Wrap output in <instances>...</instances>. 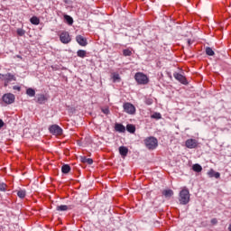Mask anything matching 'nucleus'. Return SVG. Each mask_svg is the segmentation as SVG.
Returning <instances> with one entry per match:
<instances>
[{
  "label": "nucleus",
  "mask_w": 231,
  "mask_h": 231,
  "mask_svg": "<svg viewBox=\"0 0 231 231\" xmlns=\"http://www.w3.org/2000/svg\"><path fill=\"white\" fill-rule=\"evenodd\" d=\"M179 201L180 205H188V203L190 201V192L187 189L180 190Z\"/></svg>",
  "instance_id": "f257e3e1"
},
{
  "label": "nucleus",
  "mask_w": 231,
  "mask_h": 231,
  "mask_svg": "<svg viewBox=\"0 0 231 231\" xmlns=\"http://www.w3.org/2000/svg\"><path fill=\"white\" fill-rule=\"evenodd\" d=\"M144 145L149 151H154L158 147V139L154 136H150L144 139Z\"/></svg>",
  "instance_id": "f03ea898"
},
{
  "label": "nucleus",
  "mask_w": 231,
  "mask_h": 231,
  "mask_svg": "<svg viewBox=\"0 0 231 231\" xmlns=\"http://www.w3.org/2000/svg\"><path fill=\"white\" fill-rule=\"evenodd\" d=\"M0 80H4V86L5 88H7V86L10 84V82H15L17 80V78L15 75L12 73H6V74H1L0 73Z\"/></svg>",
  "instance_id": "7ed1b4c3"
},
{
  "label": "nucleus",
  "mask_w": 231,
  "mask_h": 231,
  "mask_svg": "<svg viewBox=\"0 0 231 231\" xmlns=\"http://www.w3.org/2000/svg\"><path fill=\"white\" fill-rule=\"evenodd\" d=\"M134 79L137 82V84H141L143 86H145V84H149V78L147 75L142 73V72H137L134 75Z\"/></svg>",
  "instance_id": "20e7f679"
},
{
  "label": "nucleus",
  "mask_w": 231,
  "mask_h": 231,
  "mask_svg": "<svg viewBox=\"0 0 231 231\" xmlns=\"http://www.w3.org/2000/svg\"><path fill=\"white\" fill-rule=\"evenodd\" d=\"M60 41L62 44H69L71 42V36L69 32L64 31L60 34Z\"/></svg>",
  "instance_id": "39448f33"
},
{
  "label": "nucleus",
  "mask_w": 231,
  "mask_h": 231,
  "mask_svg": "<svg viewBox=\"0 0 231 231\" xmlns=\"http://www.w3.org/2000/svg\"><path fill=\"white\" fill-rule=\"evenodd\" d=\"M49 131L51 134H53L54 136H60L62 134V128L59 126L58 125H52L49 127Z\"/></svg>",
  "instance_id": "423d86ee"
},
{
  "label": "nucleus",
  "mask_w": 231,
  "mask_h": 231,
  "mask_svg": "<svg viewBox=\"0 0 231 231\" xmlns=\"http://www.w3.org/2000/svg\"><path fill=\"white\" fill-rule=\"evenodd\" d=\"M185 145L187 149H198L199 142H198V140L196 139H187L185 142Z\"/></svg>",
  "instance_id": "0eeeda50"
},
{
  "label": "nucleus",
  "mask_w": 231,
  "mask_h": 231,
  "mask_svg": "<svg viewBox=\"0 0 231 231\" xmlns=\"http://www.w3.org/2000/svg\"><path fill=\"white\" fill-rule=\"evenodd\" d=\"M2 100L5 102V104H14L15 102V95L12 93L5 94Z\"/></svg>",
  "instance_id": "6e6552de"
},
{
  "label": "nucleus",
  "mask_w": 231,
  "mask_h": 231,
  "mask_svg": "<svg viewBox=\"0 0 231 231\" xmlns=\"http://www.w3.org/2000/svg\"><path fill=\"white\" fill-rule=\"evenodd\" d=\"M124 110L128 115H134L136 113V107L134 106L131 103H125L123 105Z\"/></svg>",
  "instance_id": "1a4fd4ad"
},
{
  "label": "nucleus",
  "mask_w": 231,
  "mask_h": 231,
  "mask_svg": "<svg viewBox=\"0 0 231 231\" xmlns=\"http://www.w3.org/2000/svg\"><path fill=\"white\" fill-rule=\"evenodd\" d=\"M173 77H174V79H176V80H179V82H180L181 84H188L187 78H185V76H183L178 72H175L173 74Z\"/></svg>",
  "instance_id": "9d476101"
},
{
  "label": "nucleus",
  "mask_w": 231,
  "mask_h": 231,
  "mask_svg": "<svg viewBox=\"0 0 231 231\" xmlns=\"http://www.w3.org/2000/svg\"><path fill=\"white\" fill-rule=\"evenodd\" d=\"M76 41L79 46H88V39L83 37L82 35L76 36Z\"/></svg>",
  "instance_id": "9b49d317"
},
{
  "label": "nucleus",
  "mask_w": 231,
  "mask_h": 231,
  "mask_svg": "<svg viewBox=\"0 0 231 231\" xmlns=\"http://www.w3.org/2000/svg\"><path fill=\"white\" fill-rule=\"evenodd\" d=\"M208 176L209 178H216V180H219V178L221 177V173L211 169L208 171Z\"/></svg>",
  "instance_id": "f8f14e48"
},
{
  "label": "nucleus",
  "mask_w": 231,
  "mask_h": 231,
  "mask_svg": "<svg viewBox=\"0 0 231 231\" xmlns=\"http://www.w3.org/2000/svg\"><path fill=\"white\" fill-rule=\"evenodd\" d=\"M71 208H73V206L60 205L56 207L58 212H66L71 210Z\"/></svg>",
  "instance_id": "ddd939ff"
},
{
  "label": "nucleus",
  "mask_w": 231,
  "mask_h": 231,
  "mask_svg": "<svg viewBox=\"0 0 231 231\" xmlns=\"http://www.w3.org/2000/svg\"><path fill=\"white\" fill-rule=\"evenodd\" d=\"M162 196H164L166 199H171V198L174 196V191H172V189H164L162 190Z\"/></svg>",
  "instance_id": "4468645a"
},
{
  "label": "nucleus",
  "mask_w": 231,
  "mask_h": 231,
  "mask_svg": "<svg viewBox=\"0 0 231 231\" xmlns=\"http://www.w3.org/2000/svg\"><path fill=\"white\" fill-rule=\"evenodd\" d=\"M47 101H48V97H46V96H44L43 94L37 95L38 104H46Z\"/></svg>",
  "instance_id": "2eb2a0df"
},
{
  "label": "nucleus",
  "mask_w": 231,
  "mask_h": 231,
  "mask_svg": "<svg viewBox=\"0 0 231 231\" xmlns=\"http://www.w3.org/2000/svg\"><path fill=\"white\" fill-rule=\"evenodd\" d=\"M115 130L117 133H125V126H124V125L116 123L115 125Z\"/></svg>",
  "instance_id": "dca6fc26"
},
{
  "label": "nucleus",
  "mask_w": 231,
  "mask_h": 231,
  "mask_svg": "<svg viewBox=\"0 0 231 231\" xmlns=\"http://www.w3.org/2000/svg\"><path fill=\"white\" fill-rule=\"evenodd\" d=\"M129 152V149L125 146H120L119 147V153L123 156V157H125L127 156Z\"/></svg>",
  "instance_id": "f3484780"
},
{
  "label": "nucleus",
  "mask_w": 231,
  "mask_h": 231,
  "mask_svg": "<svg viewBox=\"0 0 231 231\" xmlns=\"http://www.w3.org/2000/svg\"><path fill=\"white\" fill-rule=\"evenodd\" d=\"M71 171V166H69V164H64L62 167H61V172L63 174H69Z\"/></svg>",
  "instance_id": "a211bd4d"
},
{
  "label": "nucleus",
  "mask_w": 231,
  "mask_h": 231,
  "mask_svg": "<svg viewBox=\"0 0 231 231\" xmlns=\"http://www.w3.org/2000/svg\"><path fill=\"white\" fill-rule=\"evenodd\" d=\"M82 163H88V165H93V159L86 156L81 157Z\"/></svg>",
  "instance_id": "6ab92c4d"
},
{
  "label": "nucleus",
  "mask_w": 231,
  "mask_h": 231,
  "mask_svg": "<svg viewBox=\"0 0 231 231\" xmlns=\"http://www.w3.org/2000/svg\"><path fill=\"white\" fill-rule=\"evenodd\" d=\"M30 23L32 24H34L35 26L39 25L40 23H41V20L37 17V16H32L31 19H30Z\"/></svg>",
  "instance_id": "aec40b11"
},
{
  "label": "nucleus",
  "mask_w": 231,
  "mask_h": 231,
  "mask_svg": "<svg viewBox=\"0 0 231 231\" xmlns=\"http://www.w3.org/2000/svg\"><path fill=\"white\" fill-rule=\"evenodd\" d=\"M64 19L67 23V24H69V26H71L73 24V17L68 15V14H64Z\"/></svg>",
  "instance_id": "412c9836"
},
{
  "label": "nucleus",
  "mask_w": 231,
  "mask_h": 231,
  "mask_svg": "<svg viewBox=\"0 0 231 231\" xmlns=\"http://www.w3.org/2000/svg\"><path fill=\"white\" fill-rule=\"evenodd\" d=\"M26 95L28 97H35V89L32 88H29L26 89Z\"/></svg>",
  "instance_id": "4be33fe9"
},
{
  "label": "nucleus",
  "mask_w": 231,
  "mask_h": 231,
  "mask_svg": "<svg viewBox=\"0 0 231 231\" xmlns=\"http://www.w3.org/2000/svg\"><path fill=\"white\" fill-rule=\"evenodd\" d=\"M17 196L21 199H23V198H26V190L25 189H20L17 191Z\"/></svg>",
  "instance_id": "5701e85b"
},
{
  "label": "nucleus",
  "mask_w": 231,
  "mask_h": 231,
  "mask_svg": "<svg viewBox=\"0 0 231 231\" xmlns=\"http://www.w3.org/2000/svg\"><path fill=\"white\" fill-rule=\"evenodd\" d=\"M192 169H193L194 172H201V171H203V167H201V165H199V163L194 164L192 166Z\"/></svg>",
  "instance_id": "b1692460"
},
{
  "label": "nucleus",
  "mask_w": 231,
  "mask_h": 231,
  "mask_svg": "<svg viewBox=\"0 0 231 231\" xmlns=\"http://www.w3.org/2000/svg\"><path fill=\"white\" fill-rule=\"evenodd\" d=\"M112 79H113V82H120V74L114 72L112 74Z\"/></svg>",
  "instance_id": "393cba45"
},
{
  "label": "nucleus",
  "mask_w": 231,
  "mask_h": 231,
  "mask_svg": "<svg viewBox=\"0 0 231 231\" xmlns=\"http://www.w3.org/2000/svg\"><path fill=\"white\" fill-rule=\"evenodd\" d=\"M126 131L128 133H134L136 131V127L134 125L129 124L126 125Z\"/></svg>",
  "instance_id": "a878e982"
},
{
  "label": "nucleus",
  "mask_w": 231,
  "mask_h": 231,
  "mask_svg": "<svg viewBox=\"0 0 231 231\" xmlns=\"http://www.w3.org/2000/svg\"><path fill=\"white\" fill-rule=\"evenodd\" d=\"M206 54L208 55L209 57H214V55H215L214 50H212V48H210V47H207Z\"/></svg>",
  "instance_id": "bb28decb"
},
{
  "label": "nucleus",
  "mask_w": 231,
  "mask_h": 231,
  "mask_svg": "<svg viewBox=\"0 0 231 231\" xmlns=\"http://www.w3.org/2000/svg\"><path fill=\"white\" fill-rule=\"evenodd\" d=\"M123 55L125 57H131V55H133V51H131V50H129V49H125L123 51Z\"/></svg>",
  "instance_id": "cd10ccee"
},
{
  "label": "nucleus",
  "mask_w": 231,
  "mask_h": 231,
  "mask_svg": "<svg viewBox=\"0 0 231 231\" xmlns=\"http://www.w3.org/2000/svg\"><path fill=\"white\" fill-rule=\"evenodd\" d=\"M77 55H78V57H80V59H84V57H86V51L79 50L77 51Z\"/></svg>",
  "instance_id": "c85d7f7f"
},
{
  "label": "nucleus",
  "mask_w": 231,
  "mask_h": 231,
  "mask_svg": "<svg viewBox=\"0 0 231 231\" xmlns=\"http://www.w3.org/2000/svg\"><path fill=\"white\" fill-rule=\"evenodd\" d=\"M152 118H154L155 120H160L162 119V114L155 112L152 115Z\"/></svg>",
  "instance_id": "c756f323"
},
{
  "label": "nucleus",
  "mask_w": 231,
  "mask_h": 231,
  "mask_svg": "<svg viewBox=\"0 0 231 231\" xmlns=\"http://www.w3.org/2000/svg\"><path fill=\"white\" fill-rule=\"evenodd\" d=\"M16 33H17V35H19L20 37H23V35H24V33H26V31H24V30L22 29V28H19V29H17Z\"/></svg>",
  "instance_id": "7c9ffc66"
},
{
  "label": "nucleus",
  "mask_w": 231,
  "mask_h": 231,
  "mask_svg": "<svg viewBox=\"0 0 231 231\" xmlns=\"http://www.w3.org/2000/svg\"><path fill=\"white\" fill-rule=\"evenodd\" d=\"M0 191L6 192V184L5 183H0Z\"/></svg>",
  "instance_id": "2f4dec72"
},
{
  "label": "nucleus",
  "mask_w": 231,
  "mask_h": 231,
  "mask_svg": "<svg viewBox=\"0 0 231 231\" xmlns=\"http://www.w3.org/2000/svg\"><path fill=\"white\" fill-rule=\"evenodd\" d=\"M102 113H104V115H109V108H102Z\"/></svg>",
  "instance_id": "473e14b6"
},
{
  "label": "nucleus",
  "mask_w": 231,
  "mask_h": 231,
  "mask_svg": "<svg viewBox=\"0 0 231 231\" xmlns=\"http://www.w3.org/2000/svg\"><path fill=\"white\" fill-rule=\"evenodd\" d=\"M211 225H217V218H212Z\"/></svg>",
  "instance_id": "72a5a7b5"
},
{
  "label": "nucleus",
  "mask_w": 231,
  "mask_h": 231,
  "mask_svg": "<svg viewBox=\"0 0 231 231\" xmlns=\"http://www.w3.org/2000/svg\"><path fill=\"white\" fill-rule=\"evenodd\" d=\"M13 89H14L15 91H21V87L19 86H14Z\"/></svg>",
  "instance_id": "f704fd0d"
},
{
  "label": "nucleus",
  "mask_w": 231,
  "mask_h": 231,
  "mask_svg": "<svg viewBox=\"0 0 231 231\" xmlns=\"http://www.w3.org/2000/svg\"><path fill=\"white\" fill-rule=\"evenodd\" d=\"M2 127H5V122L3 119H0V129H2Z\"/></svg>",
  "instance_id": "c9c22d12"
},
{
  "label": "nucleus",
  "mask_w": 231,
  "mask_h": 231,
  "mask_svg": "<svg viewBox=\"0 0 231 231\" xmlns=\"http://www.w3.org/2000/svg\"><path fill=\"white\" fill-rule=\"evenodd\" d=\"M146 104H147L148 106H151V104H152V101H151L150 99H148V100L146 101Z\"/></svg>",
  "instance_id": "e433bc0d"
},
{
  "label": "nucleus",
  "mask_w": 231,
  "mask_h": 231,
  "mask_svg": "<svg viewBox=\"0 0 231 231\" xmlns=\"http://www.w3.org/2000/svg\"><path fill=\"white\" fill-rule=\"evenodd\" d=\"M228 230L231 231V224L228 226Z\"/></svg>",
  "instance_id": "4c0bfd02"
},
{
  "label": "nucleus",
  "mask_w": 231,
  "mask_h": 231,
  "mask_svg": "<svg viewBox=\"0 0 231 231\" xmlns=\"http://www.w3.org/2000/svg\"><path fill=\"white\" fill-rule=\"evenodd\" d=\"M188 43L190 44V40L188 41Z\"/></svg>",
  "instance_id": "58836bf2"
}]
</instances>
